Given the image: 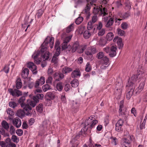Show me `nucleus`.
Instances as JSON below:
<instances>
[{"label": "nucleus", "instance_id": "c9c22d12", "mask_svg": "<svg viewBox=\"0 0 147 147\" xmlns=\"http://www.w3.org/2000/svg\"><path fill=\"white\" fill-rule=\"evenodd\" d=\"M92 121H93V118L91 117V118H90V117H89L88 119L86 120L84 123V125L86 126L90 125L92 122Z\"/></svg>", "mask_w": 147, "mask_h": 147}, {"label": "nucleus", "instance_id": "3c124183", "mask_svg": "<svg viewBox=\"0 0 147 147\" xmlns=\"http://www.w3.org/2000/svg\"><path fill=\"white\" fill-rule=\"evenodd\" d=\"M83 20V18L82 17H79L76 20L75 22L77 24H80Z\"/></svg>", "mask_w": 147, "mask_h": 147}, {"label": "nucleus", "instance_id": "393cba45", "mask_svg": "<svg viewBox=\"0 0 147 147\" xmlns=\"http://www.w3.org/2000/svg\"><path fill=\"white\" fill-rule=\"evenodd\" d=\"M29 70L28 69L26 68L23 69L22 73V76L24 79L26 78L28 76Z\"/></svg>", "mask_w": 147, "mask_h": 147}, {"label": "nucleus", "instance_id": "7c9ffc66", "mask_svg": "<svg viewBox=\"0 0 147 147\" xmlns=\"http://www.w3.org/2000/svg\"><path fill=\"white\" fill-rule=\"evenodd\" d=\"M71 84L72 87L76 88L78 86L79 84L78 80L75 79L71 81Z\"/></svg>", "mask_w": 147, "mask_h": 147}, {"label": "nucleus", "instance_id": "79ce46f5", "mask_svg": "<svg viewBox=\"0 0 147 147\" xmlns=\"http://www.w3.org/2000/svg\"><path fill=\"white\" fill-rule=\"evenodd\" d=\"M7 113L10 116H12L14 115V112L10 108H8L6 111Z\"/></svg>", "mask_w": 147, "mask_h": 147}, {"label": "nucleus", "instance_id": "72a5a7b5", "mask_svg": "<svg viewBox=\"0 0 147 147\" xmlns=\"http://www.w3.org/2000/svg\"><path fill=\"white\" fill-rule=\"evenodd\" d=\"M2 127L6 130H7L9 128L8 123L5 120L3 121L1 123Z\"/></svg>", "mask_w": 147, "mask_h": 147}, {"label": "nucleus", "instance_id": "9d476101", "mask_svg": "<svg viewBox=\"0 0 147 147\" xmlns=\"http://www.w3.org/2000/svg\"><path fill=\"white\" fill-rule=\"evenodd\" d=\"M60 42L58 40H57L54 46L55 55H59L61 53V48L60 46Z\"/></svg>", "mask_w": 147, "mask_h": 147}, {"label": "nucleus", "instance_id": "f03ea898", "mask_svg": "<svg viewBox=\"0 0 147 147\" xmlns=\"http://www.w3.org/2000/svg\"><path fill=\"white\" fill-rule=\"evenodd\" d=\"M32 56L34 59V62L36 64H39L41 61L42 57L43 61H45L49 59V52L47 50L42 53L40 50V51H37L34 53Z\"/></svg>", "mask_w": 147, "mask_h": 147}, {"label": "nucleus", "instance_id": "4468645a", "mask_svg": "<svg viewBox=\"0 0 147 147\" xmlns=\"http://www.w3.org/2000/svg\"><path fill=\"white\" fill-rule=\"evenodd\" d=\"M134 88V86L132 88H130V87H128L126 86V97L127 99L129 100L131 98L135 88Z\"/></svg>", "mask_w": 147, "mask_h": 147}, {"label": "nucleus", "instance_id": "338daca9", "mask_svg": "<svg viewBox=\"0 0 147 147\" xmlns=\"http://www.w3.org/2000/svg\"><path fill=\"white\" fill-rule=\"evenodd\" d=\"M96 26H97V29L98 30H100L102 27L103 24L101 22H99L98 24H96Z\"/></svg>", "mask_w": 147, "mask_h": 147}, {"label": "nucleus", "instance_id": "412c9836", "mask_svg": "<svg viewBox=\"0 0 147 147\" xmlns=\"http://www.w3.org/2000/svg\"><path fill=\"white\" fill-rule=\"evenodd\" d=\"M13 123L17 128H19L21 125V120L18 117H16L13 120Z\"/></svg>", "mask_w": 147, "mask_h": 147}, {"label": "nucleus", "instance_id": "9b49d317", "mask_svg": "<svg viewBox=\"0 0 147 147\" xmlns=\"http://www.w3.org/2000/svg\"><path fill=\"white\" fill-rule=\"evenodd\" d=\"M8 91L14 97H18L22 95V92L17 89H13L11 88H9L8 90Z\"/></svg>", "mask_w": 147, "mask_h": 147}, {"label": "nucleus", "instance_id": "4c0bfd02", "mask_svg": "<svg viewBox=\"0 0 147 147\" xmlns=\"http://www.w3.org/2000/svg\"><path fill=\"white\" fill-rule=\"evenodd\" d=\"M36 109L38 112L40 113H42L43 111V105L42 104H39L36 107Z\"/></svg>", "mask_w": 147, "mask_h": 147}, {"label": "nucleus", "instance_id": "774afa93", "mask_svg": "<svg viewBox=\"0 0 147 147\" xmlns=\"http://www.w3.org/2000/svg\"><path fill=\"white\" fill-rule=\"evenodd\" d=\"M97 17L96 15H94L92 17V23L93 24L95 23L97 20Z\"/></svg>", "mask_w": 147, "mask_h": 147}, {"label": "nucleus", "instance_id": "a211bd4d", "mask_svg": "<svg viewBox=\"0 0 147 147\" xmlns=\"http://www.w3.org/2000/svg\"><path fill=\"white\" fill-rule=\"evenodd\" d=\"M45 82V78L44 76H41L39 79H38L36 81L35 87L37 88L40 84L41 85L44 84Z\"/></svg>", "mask_w": 147, "mask_h": 147}, {"label": "nucleus", "instance_id": "680f3d73", "mask_svg": "<svg viewBox=\"0 0 147 147\" xmlns=\"http://www.w3.org/2000/svg\"><path fill=\"white\" fill-rule=\"evenodd\" d=\"M114 18H114V20H115V22L116 23V24L119 25L121 23L120 21L121 20V19L117 18L116 16L115 15H114Z\"/></svg>", "mask_w": 147, "mask_h": 147}, {"label": "nucleus", "instance_id": "de8ad7c7", "mask_svg": "<svg viewBox=\"0 0 147 147\" xmlns=\"http://www.w3.org/2000/svg\"><path fill=\"white\" fill-rule=\"evenodd\" d=\"M92 121V122L91 123L90 127V128L91 129L93 128L95 125H96L98 122V121L97 120L94 119H93V121Z\"/></svg>", "mask_w": 147, "mask_h": 147}, {"label": "nucleus", "instance_id": "ea45409f", "mask_svg": "<svg viewBox=\"0 0 147 147\" xmlns=\"http://www.w3.org/2000/svg\"><path fill=\"white\" fill-rule=\"evenodd\" d=\"M0 125V132L1 134L4 136V137L9 136V135L7 133H5V130L3 127H1Z\"/></svg>", "mask_w": 147, "mask_h": 147}, {"label": "nucleus", "instance_id": "e2e57ef3", "mask_svg": "<svg viewBox=\"0 0 147 147\" xmlns=\"http://www.w3.org/2000/svg\"><path fill=\"white\" fill-rule=\"evenodd\" d=\"M53 79V78L51 76H49L46 80V83L47 84H51Z\"/></svg>", "mask_w": 147, "mask_h": 147}, {"label": "nucleus", "instance_id": "e433bc0d", "mask_svg": "<svg viewBox=\"0 0 147 147\" xmlns=\"http://www.w3.org/2000/svg\"><path fill=\"white\" fill-rule=\"evenodd\" d=\"M117 44L118 48L119 49H122L123 46V45L122 43V39L121 38H119L117 41Z\"/></svg>", "mask_w": 147, "mask_h": 147}, {"label": "nucleus", "instance_id": "2f4dec72", "mask_svg": "<svg viewBox=\"0 0 147 147\" xmlns=\"http://www.w3.org/2000/svg\"><path fill=\"white\" fill-rule=\"evenodd\" d=\"M114 35L112 32L108 33L107 35L106 38L108 40L110 41L112 40L113 38Z\"/></svg>", "mask_w": 147, "mask_h": 147}, {"label": "nucleus", "instance_id": "69168bd1", "mask_svg": "<svg viewBox=\"0 0 147 147\" xmlns=\"http://www.w3.org/2000/svg\"><path fill=\"white\" fill-rule=\"evenodd\" d=\"M15 129L13 125H11L10 127V133L11 134L15 133Z\"/></svg>", "mask_w": 147, "mask_h": 147}, {"label": "nucleus", "instance_id": "5701e85b", "mask_svg": "<svg viewBox=\"0 0 147 147\" xmlns=\"http://www.w3.org/2000/svg\"><path fill=\"white\" fill-rule=\"evenodd\" d=\"M16 89H19L21 88L22 83L21 79L20 77H18L16 81Z\"/></svg>", "mask_w": 147, "mask_h": 147}, {"label": "nucleus", "instance_id": "37998d69", "mask_svg": "<svg viewBox=\"0 0 147 147\" xmlns=\"http://www.w3.org/2000/svg\"><path fill=\"white\" fill-rule=\"evenodd\" d=\"M11 139L13 142L16 143H18L19 141V138H18L15 135H13L12 136Z\"/></svg>", "mask_w": 147, "mask_h": 147}, {"label": "nucleus", "instance_id": "2eb2a0df", "mask_svg": "<svg viewBox=\"0 0 147 147\" xmlns=\"http://www.w3.org/2000/svg\"><path fill=\"white\" fill-rule=\"evenodd\" d=\"M124 123V121L121 119H119L115 124V130L118 132L122 130V128Z\"/></svg>", "mask_w": 147, "mask_h": 147}, {"label": "nucleus", "instance_id": "dca6fc26", "mask_svg": "<svg viewBox=\"0 0 147 147\" xmlns=\"http://www.w3.org/2000/svg\"><path fill=\"white\" fill-rule=\"evenodd\" d=\"M131 142V140L128 138H124L121 139V144L122 147H129Z\"/></svg>", "mask_w": 147, "mask_h": 147}, {"label": "nucleus", "instance_id": "0eeeda50", "mask_svg": "<svg viewBox=\"0 0 147 147\" xmlns=\"http://www.w3.org/2000/svg\"><path fill=\"white\" fill-rule=\"evenodd\" d=\"M101 8L102 7V6L100 5H99V6H97L95 7H94V10L93 11V13L94 14L96 15L100 11L101 14L102 15H103V16H104L107 14V9L105 7H104L102 9L101 8Z\"/></svg>", "mask_w": 147, "mask_h": 147}, {"label": "nucleus", "instance_id": "603ef678", "mask_svg": "<svg viewBox=\"0 0 147 147\" xmlns=\"http://www.w3.org/2000/svg\"><path fill=\"white\" fill-rule=\"evenodd\" d=\"M104 53L102 52H100L97 54L96 57L98 59H101L103 58Z\"/></svg>", "mask_w": 147, "mask_h": 147}, {"label": "nucleus", "instance_id": "6ab92c4d", "mask_svg": "<svg viewBox=\"0 0 147 147\" xmlns=\"http://www.w3.org/2000/svg\"><path fill=\"white\" fill-rule=\"evenodd\" d=\"M116 46L115 45H112L110 47L109 55L110 57H113L116 55Z\"/></svg>", "mask_w": 147, "mask_h": 147}, {"label": "nucleus", "instance_id": "bb28decb", "mask_svg": "<svg viewBox=\"0 0 147 147\" xmlns=\"http://www.w3.org/2000/svg\"><path fill=\"white\" fill-rule=\"evenodd\" d=\"M72 69L70 67L67 66H65L64 67L62 70V72L63 74H66L69 73L72 71Z\"/></svg>", "mask_w": 147, "mask_h": 147}, {"label": "nucleus", "instance_id": "ddd939ff", "mask_svg": "<svg viewBox=\"0 0 147 147\" xmlns=\"http://www.w3.org/2000/svg\"><path fill=\"white\" fill-rule=\"evenodd\" d=\"M27 67L32 71L33 74H36L37 73V66L33 62H29L27 64Z\"/></svg>", "mask_w": 147, "mask_h": 147}, {"label": "nucleus", "instance_id": "c85d7f7f", "mask_svg": "<svg viewBox=\"0 0 147 147\" xmlns=\"http://www.w3.org/2000/svg\"><path fill=\"white\" fill-rule=\"evenodd\" d=\"M93 24L92 23V22L91 21L88 22V24L87 25V28L88 30H90V31H92V32H93L94 30H95V28L93 30Z\"/></svg>", "mask_w": 147, "mask_h": 147}, {"label": "nucleus", "instance_id": "20e7f679", "mask_svg": "<svg viewBox=\"0 0 147 147\" xmlns=\"http://www.w3.org/2000/svg\"><path fill=\"white\" fill-rule=\"evenodd\" d=\"M96 1V0H86V6L83 10L82 13L86 16V18L87 19L89 18L90 16V10L91 6L93 5L96 6L94 3Z\"/></svg>", "mask_w": 147, "mask_h": 147}, {"label": "nucleus", "instance_id": "4d7b16f0", "mask_svg": "<svg viewBox=\"0 0 147 147\" xmlns=\"http://www.w3.org/2000/svg\"><path fill=\"white\" fill-rule=\"evenodd\" d=\"M57 88L59 91H61L63 88V87L61 83H59L57 85Z\"/></svg>", "mask_w": 147, "mask_h": 147}, {"label": "nucleus", "instance_id": "1a4fd4ad", "mask_svg": "<svg viewBox=\"0 0 147 147\" xmlns=\"http://www.w3.org/2000/svg\"><path fill=\"white\" fill-rule=\"evenodd\" d=\"M72 37V35H70L66 37L63 39V42L61 44V47L62 50H65L70 46V45H68L67 43L70 40Z\"/></svg>", "mask_w": 147, "mask_h": 147}, {"label": "nucleus", "instance_id": "6e6d98bb", "mask_svg": "<svg viewBox=\"0 0 147 147\" xmlns=\"http://www.w3.org/2000/svg\"><path fill=\"white\" fill-rule=\"evenodd\" d=\"M121 28L123 30L126 29L128 27V24L126 22H123L121 25Z\"/></svg>", "mask_w": 147, "mask_h": 147}, {"label": "nucleus", "instance_id": "aec40b11", "mask_svg": "<svg viewBox=\"0 0 147 147\" xmlns=\"http://www.w3.org/2000/svg\"><path fill=\"white\" fill-rule=\"evenodd\" d=\"M96 49L95 48H88L85 51V53L87 55H91L96 53Z\"/></svg>", "mask_w": 147, "mask_h": 147}, {"label": "nucleus", "instance_id": "c03bdc74", "mask_svg": "<svg viewBox=\"0 0 147 147\" xmlns=\"http://www.w3.org/2000/svg\"><path fill=\"white\" fill-rule=\"evenodd\" d=\"M102 64H104L105 65H107L109 63V59L107 57L105 56L102 59Z\"/></svg>", "mask_w": 147, "mask_h": 147}, {"label": "nucleus", "instance_id": "7ed1b4c3", "mask_svg": "<svg viewBox=\"0 0 147 147\" xmlns=\"http://www.w3.org/2000/svg\"><path fill=\"white\" fill-rule=\"evenodd\" d=\"M54 38L52 37H51L49 36H47L44 42L42 44L41 47V53H43L47 50V48L49 47V43L50 47L52 49L54 46Z\"/></svg>", "mask_w": 147, "mask_h": 147}, {"label": "nucleus", "instance_id": "f704fd0d", "mask_svg": "<svg viewBox=\"0 0 147 147\" xmlns=\"http://www.w3.org/2000/svg\"><path fill=\"white\" fill-rule=\"evenodd\" d=\"M42 89L44 92H46L51 89V86L47 84L44 85L42 87Z\"/></svg>", "mask_w": 147, "mask_h": 147}, {"label": "nucleus", "instance_id": "49530a36", "mask_svg": "<svg viewBox=\"0 0 147 147\" xmlns=\"http://www.w3.org/2000/svg\"><path fill=\"white\" fill-rule=\"evenodd\" d=\"M25 100V96H22L18 100V102L19 103H20V106L22 104H24V105H27V104H25L24 102Z\"/></svg>", "mask_w": 147, "mask_h": 147}, {"label": "nucleus", "instance_id": "f3484780", "mask_svg": "<svg viewBox=\"0 0 147 147\" xmlns=\"http://www.w3.org/2000/svg\"><path fill=\"white\" fill-rule=\"evenodd\" d=\"M53 77L55 81H58L64 78V75L62 73H59L57 72H55L53 74Z\"/></svg>", "mask_w": 147, "mask_h": 147}, {"label": "nucleus", "instance_id": "a878e982", "mask_svg": "<svg viewBox=\"0 0 147 147\" xmlns=\"http://www.w3.org/2000/svg\"><path fill=\"white\" fill-rule=\"evenodd\" d=\"M93 32L92 31H90L88 30H86L84 31L83 34L84 37L86 39H88Z\"/></svg>", "mask_w": 147, "mask_h": 147}, {"label": "nucleus", "instance_id": "864d4df0", "mask_svg": "<svg viewBox=\"0 0 147 147\" xmlns=\"http://www.w3.org/2000/svg\"><path fill=\"white\" fill-rule=\"evenodd\" d=\"M105 32V30L104 29H102L100 30H99V31L98 33V36H102L103 35Z\"/></svg>", "mask_w": 147, "mask_h": 147}, {"label": "nucleus", "instance_id": "a18cd8bd", "mask_svg": "<svg viewBox=\"0 0 147 147\" xmlns=\"http://www.w3.org/2000/svg\"><path fill=\"white\" fill-rule=\"evenodd\" d=\"M9 105L10 107L14 108L17 106L18 104L13 101H11L9 102Z\"/></svg>", "mask_w": 147, "mask_h": 147}, {"label": "nucleus", "instance_id": "8fccbe9b", "mask_svg": "<svg viewBox=\"0 0 147 147\" xmlns=\"http://www.w3.org/2000/svg\"><path fill=\"white\" fill-rule=\"evenodd\" d=\"M91 69L90 64L89 62H88L85 66V71L87 72L90 71Z\"/></svg>", "mask_w": 147, "mask_h": 147}, {"label": "nucleus", "instance_id": "c756f323", "mask_svg": "<svg viewBox=\"0 0 147 147\" xmlns=\"http://www.w3.org/2000/svg\"><path fill=\"white\" fill-rule=\"evenodd\" d=\"M74 28V24L72 23L70 24L67 28L66 32L67 33H69L73 31Z\"/></svg>", "mask_w": 147, "mask_h": 147}, {"label": "nucleus", "instance_id": "bf43d9fd", "mask_svg": "<svg viewBox=\"0 0 147 147\" xmlns=\"http://www.w3.org/2000/svg\"><path fill=\"white\" fill-rule=\"evenodd\" d=\"M117 31L118 34L121 36H123L125 34V32L120 28L117 29Z\"/></svg>", "mask_w": 147, "mask_h": 147}, {"label": "nucleus", "instance_id": "473e14b6", "mask_svg": "<svg viewBox=\"0 0 147 147\" xmlns=\"http://www.w3.org/2000/svg\"><path fill=\"white\" fill-rule=\"evenodd\" d=\"M71 75L72 77L76 78L78 76H80V73L79 71L75 70L72 73Z\"/></svg>", "mask_w": 147, "mask_h": 147}, {"label": "nucleus", "instance_id": "f8f14e48", "mask_svg": "<svg viewBox=\"0 0 147 147\" xmlns=\"http://www.w3.org/2000/svg\"><path fill=\"white\" fill-rule=\"evenodd\" d=\"M114 18H114V15L112 16H110L109 17V20L106 24V27L109 28V29L110 30H112L113 29V27L111 26L113 24Z\"/></svg>", "mask_w": 147, "mask_h": 147}, {"label": "nucleus", "instance_id": "13d9d810", "mask_svg": "<svg viewBox=\"0 0 147 147\" xmlns=\"http://www.w3.org/2000/svg\"><path fill=\"white\" fill-rule=\"evenodd\" d=\"M36 103L34 100H31L29 102V103L27 104H28L30 107L32 106L33 107H34L36 104Z\"/></svg>", "mask_w": 147, "mask_h": 147}, {"label": "nucleus", "instance_id": "052dcab7", "mask_svg": "<svg viewBox=\"0 0 147 147\" xmlns=\"http://www.w3.org/2000/svg\"><path fill=\"white\" fill-rule=\"evenodd\" d=\"M86 45H84L81 48H80V49L78 51V52L80 53H82L86 49Z\"/></svg>", "mask_w": 147, "mask_h": 147}, {"label": "nucleus", "instance_id": "09e8293b", "mask_svg": "<svg viewBox=\"0 0 147 147\" xmlns=\"http://www.w3.org/2000/svg\"><path fill=\"white\" fill-rule=\"evenodd\" d=\"M110 139L111 140V142L113 144H114L115 145H117V140L115 137L111 136L110 137Z\"/></svg>", "mask_w": 147, "mask_h": 147}, {"label": "nucleus", "instance_id": "cd10ccee", "mask_svg": "<svg viewBox=\"0 0 147 147\" xmlns=\"http://www.w3.org/2000/svg\"><path fill=\"white\" fill-rule=\"evenodd\" d=\"M123 109H119V116L121 117L122 119H125L126 118V114L125 112H123Z\"/></svg>", "mask_w": 147, "mask_h": 147}, {"label": "nucleus", "instance_id": "5fc2aeb1", "mask_svg": "<svg viewBox=\"0 0 147 147\" xmlns=\"http://www.w3.org/2000/svg\"><path fill=\"white\" fill-rule=\"evenodd\" d=\"M44 95L42 94H37L36 96H34V98H37L39 100H42L43 98Z\"/></svg>", "mask_w": 147, "mask_h": 147}, {"label": "nucleus", "instance_id": "0e129e2a", "mask_svg": "<svg viewBox=\"0 0 147 147\" xmlns=\"http://www.w3.org/2000/svg\"><path fill=\"white\" fill-rule=\"evenodd\" d=\"M53 73V69L50 67L49 68L47 71V74L49 76H51Z\"/></svg>", "mask_w": 147, "mask_h": 147}, {"label": "nucleus", "instance_id": "39448f33", "mask_svg": "<svg viewBox=\"0 0 147 147\" xmlns=\"http://www.w3.org/2000/svg\"><path fill=\"white\" fill-rule=\"evenodd\" d=\"M21 107L24 108L26 111V115L31 116L32 115L33 117L36 116V113L35 110L34 109L32 110V107L28 104L24 105L22 104L21 105Z\"/></svg>", "mask_w": 147, "mask_h": 147}, {"label": "nucleus", "instance_id": "58836bf2", "mask_svg": "<svg viewBox=\"0 0 147 147\" xmlns=\"http://www.w3.org/2000/svg\"><path fill=\"white\" fill-rule=\"evenodd\" d=\"M59 55H55V54H54V56L53 57L51 61L52 63H57L58 61V57Z\"/></svg>", "mask_w": 147, "mask_h": 147}, {"label": "nucleus", "instance_id": "f257e3e1", "mask_svg": "<svg viewBox=\"0 0 147 147\" xmlns=\"http://www.w3.org/2000/svg\"><path fill=\"white\" fill-rule=\"evenodd\" d=\"M145 72V71L143 67L142 66L140 65L138 69V75L139 80L141 82L138 87V91L136 92V93L141 92L144 88L146 81Z\"/></svg>", "mask_w": 147, "mask_h": 147}, {"label": "nucleus", "instance_id": "6e6552de", "mask_svg": "<svg viewBox=\"0 0 147 147\" xmlns=\"http://www.w3.org/2000/svg\"><path fill=\"white\" fill-rule=\"evenodd\" d=\"M57 97L56 96L55 92H47L46 95V98L48 102H49L47 103L48 105L49 106L52 103V100H53Z\"/></svg>", "mask_w": 147, "mask_h": 147}, {"label": "nucleus", "instance_id": "b1692460", "mask_svg": "<svg viewBox=\"0 0 147 147\" xmlns=\"http://www.w3.org/2000/svg\"><path fill=\"white\" fill-rule=\"evenodd\" d=\"M80 49L79 43L76 42H74L73 44L72 48L71 51L72 52H75L76 51H78Z\"/></svg>", "mask_w": 147, "mask_h": 147}, {"label": "nucleus", "instance_id": "4be33fe9", "mask_svg": "<svg viewBox=\"0 0 147 147\" xmlns=\"http://www.w3.org/2000/svg\"><path fill=\"white\" fill-rule=\"evenodd\" d=\"M26 111L23 108V110L20 109L17 112V115L20 118H22L25 116V114L26 115Z\"/></svg>", "mask_w": 147, "mask_h": 147}, {"label": "nucleus", "instance_id": "423d86ee", "mask_svg": "<svg viewBox=\"0 0 147 147\" xmlns=\"http://www.w3.org/2000/svg\"><path fill=\"white\" fill-rule=\"evenodd\" d=\"M139 78L138 75L137 73V75H133L132 76L129 78L128 82L126 85V86L128 87L132 88L134 86V88H135V83L136 81L138 78Z\"/></svg>", "mask_w": 147, "mask_h": 147}, {"label": "nucleus", "instance_id": "a19ab883", "mask_svg": "<svg viewBox=\"0 0 147 147\" xmlns=\"http://www.w3.org/2000/svg\"><path fill=\"white\" fill-rule=\"evenodd\" d=\"M44 12V10L42 9H40L37 11L36 15L38 18H39L42 15Z\"/></svg>", "mask_w": 147, "mask_h": 147}]
</instances>
